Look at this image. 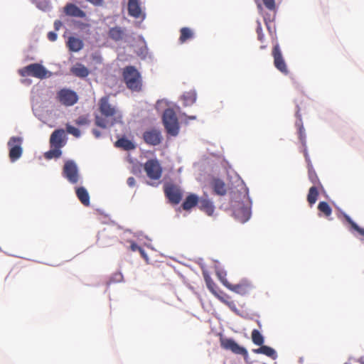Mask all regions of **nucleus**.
Segmentation results:
<instances>
[{
  "instance_id": "obj_1",
  "label": "nucleus",
  "mask_w": 364,
  "mask_h": 364,
  "mask_svg": "<svg viewBox=\"0 0 364 364\" xmlns=\"http://www.w3.org/2000/svg\"><path fill=\"white\" fill-rule=\"evenodd\" d=\"M98 107L101 116H95L96 126L106 129L109 125H114L121 121L122 114L114 106L109 103V95L101 97L98 102Z\"/></svg>"
},
{
  "instance_id": "obj_2",
  "label": "nucleus",
  "mask_w": 364,
  "mask_h": 364,
  "mask_svg": "<svg viewBox=\"0 0 364 364\" xmlns=\"http://www.w3.org/2000/svg\"><path fill=\"white\" fill-rule=\"evenodd\" d=\"M122 77L127 87L132 92H139L142 90V77L134 66L128 65L124 68Z\"/></svg>"
},
{
  "instance_id": "obj_3",
  "label": "nucleus",
  "mask_w": 364,
  "mask_h": 364,
  "mask_svg": "<svg viewBox=\"0 0 364 364\" xmlns=\"http://www.w3.org/2000/svg\"><path fill=\"white\" fill-rule=\"evenodd\" d=\"M18 73L21 77H33L41 80L51 75V73L40 63L30 64L19 69Z\"/></svg>"
},
{
  "instance_id": "obj_4",
  "label": "nucleus",
  "mask_w": 364,
  "mask_h": 364,
  "mask_svg": "<svg viewBox=\"0 0 364 364\" xmlns=\"http://www.w3.org/2000/svg\"><path fill=\"white\" fill-rule=\"evenodd\" d=\"M163 123L167 133L176 136L179 132V123L175 111L171 108L166 109L162 117Z\"/></svg>"
},
{
  "instance_id": "obj_5",
  "label": "nucleus",
  "mask_w": 364,
  "mask_h": 364,
  "mask_svg": "<svg viewBox=\"0 0 364 364\" xmlns=\"http://www.w3.org/2000/svg\"><path fill=\"white\" fill-rule=\"evenodd\" d=\"M23 139L20 136H11L7 145L9 148V159L11 161L14 162L22 155L23 149L21 147Z\"/></svg>"
},
{
  "instance_id": "obj_6",
  "label": "nucleus",
  "mask_w": 364,
  "mask_h": 364,
  "mask_svg": "<svg viewBox=\"0 0 364 364\" xmlns=\"http://www.w3.org/2000/svg\"><path fill=\"white\" fill-rule=\"evenodd\" d=\"M146 176L151 180H159L162 175V167L157 159H149L144 165Z\"/></svg>"
},
{
  "instance_id": "obj_7",
  "label": "nucleus",
  "mask_w": 364,
  "mask_h": 364,
  "mask_svg": "<svg viewBox=\"0 0 364 364\" xmlns=\"http://www.w3.org/2000/svg\"><path fill=\"white\" fill-rule=\"evenodd\" d=\"M63 176L70 183L76 184L78 183L80 176L76 164L73 161H67L63 168Z\"/></svg>"
},
{
  "instance_id": "obj_8",
  "label": "nucleus",
  "mask_w": 364,
  "mask_h": 364,
  "mask_svg": "<svg viewBox=\"0 0 364 364\" xmlns=\"http://www.w3.org/2000/svg\"><path fill=\"white\" fill-rule=\"evenodd\" d=\"M272 55L274 58V67L282 73L287 75L289 73L288 68L285 62V60L283 57L279 43H277L274 46L272 51Z\"/></svg>"
},
{
  "instance_id": "obj_9",
  "label": "nucleus",
  "mask_w": 364,
  "mask_h": 364,
  "mask_svg": "<svg viewBox=\"0 0 364 364\" xmlns=\"http://www.w3.org/2000/svg\"><path fill=\"white\" fill-rule=\"evenodd\" d=\"M221 347L225 350H229L233 353L241 355L245 360L248 358V352L247 349L240 346L232 338H224L220 340Z\"/></svg>"
},
{
  "instance_id": "obj_10",
  "label": "nucleus",
  "mask_w": 364,
  "mask_h": 364,
  "mask_svg": "<svg viewBox=\"0 0 364 364\" xmlns=\"http://www.w3.org/2000/svg\"><path fill=\"white\" fill-rule=\"evenodd\" d=\"M142 137L146 144L154 146L159 145L163 140L161 132L155 128L146 130Z\"/></svg>"
},
{
  "instance_id": "obj_11",
  "label": "nucleus",
  "mask_w": 364,
  "mask_h": 364,
  "mask_svg": "<svg viewBox=\"0 0 364 364\" xmlns=\"http://www.w3.org/2000/svg\"><path fill=\"white\" fill-rule=\"evenodd\" d=\"M164 193L173 204H178L182 198L181 189L176 185L167 183L164 186Z\"/></svg>"
},
{
  "instance_id": "obj_12",
  "label": "nucleus",
  "mask_w": 364,
  "mask_h": 364,
  "mask_svg": "<svg viewBox=\"0 0 364 364\" xmlns=\"http://www.w3.org/2000/svg\"><path fill=\"white\" fill-rule=\"evenodd\" d=\"M233 215L239 222L245 223L250 218V208L243 203H238L237 205L234 207Z\"/></svg>"
},
{
  "instance_id": "obj_13",
  "label": "nucleus",
  "mask_w": 364,
  "mask_h": 364,
  "mask_svg": "<svg viewBox=\"0 0 364 364\" xmlns=\"http://www.w3.org/2000/svg\"><path fill=\"white\" fill-rule=\"evenodd\" d=\"M221 281L228 289L241 295L247 294L252 288L251 284L247 281H242L237 284H231L226 279H221Z\"/></svg>"
},
{
  "instance_id": "obj_14",
  "label": "nucleus",
  "mask_w": 364,
  "mask_h": 364,
  "mask_svg": "<svg viewBox=\"0 0 364 364\" xmlns=\"http://www.w3.org/2000/svg\"><path fill=\"white\" fill-rule=\"evenodd\" d=\"M58 97L60 102L66 106L73 105L78 100L77 95L74 91L65 89L58 92Z\"/></svg>"
},
{
  "instance_id": "obj_15",
  "label": "nucleus",
  "mask_w": 364,
  "mask_h": 364,
  "mask_svg": "<svg viewBox=\"0 0 364 364\" xmlns=\"http://www.w3.org/2000/svg\"><path fill=\"white\" fill-rule=\"evenodd\" d=\"M65 134L63 129H55L50 135V144L51 147L62 148L65 144Z\"/></svg>"
},
{
  "instance_id": "obj_16",
  "label": "nucleus",
  "mask_w": 364,
  "mask_h": 364,
  "mask_svg": "<svg viewBox=\"0 0 364 364\" xmlns=\"http://www.w3.org/2000/svg\"><path fill=\"white\" fill-rule=\"evenodd\" d=\"M128 11L131 16L136 18H141L143 16L139 0H129Z\"/></svg>"
},
{
  "instance_id": "obj_17",
  "label": "nucleus",
  "mask_w": 364,
  "mask_h": 364,
  "mask_svg": "<svg viewBox=\"0 0 364 364\" xmlns=\"http://www.w3.org/2000/svg\"><path fill=\"white\" fill-rule=\"evenodd\" d=\"M64 11L70 16L85 18L86 16L85 11L73 4H68L64 8Z\"/></svg>"
},
{
  "instance_id": "obj_18",
  "label": "nucleus",
  "mask_w": 364,
  "mask_h": 364,
  "mask_svg": "<svg viewBox=\"0 0 364 364\" xmlns=\"http://www.w3.org/2000/svg\"><path fill=\"white\" fill-rule=\"evenodd\" d=\"M83 41L80 38L74 36L69 37L67 41V46L72 52H78L83 48Z\"/></svg>"
},
{
  "instance_id": "obj_19",
  "label": "nucleus",
  "mask_w": 364,
  "mask_h": 364,
  "mask_svg": "<svg viewBox=\"0 0 364 364\" xmlns=\"http://www.w3.org/2000/svg\"><path fill=\"white\" fill-rule=\"evenodd\" d=\"M257 7L259 11L263 10L262 5L270 11L276 13V2L275 0H255Z\"/></svg>"
},
{
  "instance_id": "obj_20",
  "label": "nucleus",
  "mask_w": 364,
  "mask_h": 364,
  "mask_svg": "<svg viewBox=\"0 0 364 364\" xmlns=\"http://www.w3.org/2000/svg\"><path fill=\"white\" fill-rule=\"evenodd\" d=\"M211 186L216 194L219 196H224L226 194V186L222 180L214 178L211 182Z\"/></svg>"
},
{
  "instance_id": "obj_21",
  "label": "nucleus",
  "mask_w": 364,
  "mask_h": 364,
  "mask_svg": "<svg viewBox=\"0 0 364 364\" xmlns=\"http://www.w3.org/2000/svg\"><path fill=\"white\" fill-rule=\"evenodd\" d=\"M70 71L74 75L82 78L86 77L90 73L89 70L81 63H76Z\"/></svg>"
},
{
  "instance_id": "obj_22",
  "label": "nucleus",
  "mask_w": 364,
  "mask_h": 364,
  "mask_svg": "<svg viewBox=\"0 0 364 364\" xmlns=\"http://www.w3.org/2000/svg\"><path fill=\"white\" fill-rule=\"evenodd\" d=\"M198 206L202 211L208 215H212L214 213L215 207L210 200L201 198L199 200Z\"/></svg>"
},
{
  "instance_id": "obj_23",
  "label": "nucleus",
  "mask_w": 364,
  "mask_h": 364,
  "mask_svg": "<svg viewBox=\"0 0 364 364\" xmlns=\"http://www.w3.org/2000/svg\"><path fill=\"white\" fill-rule=\"evenodd\" d=\"M109 37L114 41H122L125 35L124 30L119 26L111 28L108 32Z\"/></svg>"
},
{
  "instance_id": "obj_24",
  "label": "nucleus",
  "mask_w": 364,
  "mask_h": 364,
  "mask_svg": "<svg viewBox=\"0 0 364 364\" xmlns=\"http://www.w3.org/2000/svg\"><path fill=\"white\" fill-rule=\"evenodd\" d=\"M75 193L77 198L84 205H90V196L87 191L84 187L77 188Z\"/></svg>"
},
{
  "instance_id": "obj_25",
  "label": "nucleus",
  "mask_w": 364,
  "mask_h": 364,
  "mask_svg": "<svg viewBox=\"0 0 364 364\" xmlns=\"http://www.w3.org/2000/svg\"><path fill=\"white\" fill-rule=\"evenodd\" d=\"M260 347L257 349H253V353L256 354H264L271 358L275 359L277 358L276 351L271 347L267 346H259Z\"/></svg>"
},
{
  "instance_id": "obj_26",
  "label": "nucleus",
  "mask_w": 364,
  "mask_h": 364,
  "mask_svg": "<svg viewBox=\"0 0 364 364\" xmlns=\"http://www.w3.org/2000/svg\"><path fill=\"white\" fill-rule=\"evenodd\" d=\"M193 31L188 27H183L180 30L179 43L183 44L187 41L191 40L194 38Z\"/></svg>"
},
{
  "instance_id": "obj_27",
  "label": "nucleus",
  "mask_w": 364,
  "mask_h": 364,
  "mask_svg": "<svg viewBox=\"0 0 364 364\" xmlns=\"http://www.w3.org/2000/svg\"><path fill=\"white\" fill-rule=\"evenodd\" d=\"M199 199L198 196L195 194H190L186 197L184 202L182 204V207L183 210H188L193 207L196 206L197 204H199Z\"/></svg>"
},
{
  "instance_id": "obj_28",
  "label": "nucleus",
  "mask_w": 364,
  "mask_h": 364,
  "mask_svg": "<svg viewBox=\"0 0 364 364\" xmlns=\"http://www.w3.org/2000/svg\"><path fill=\"white\" fill-rule=\"evenodd\" d=\"M115 146L121 148L125 151H129L135 149L134 144L132 141L127 139L125 137H122L119 139L115 142Z\"/></svg>"
},
{
  "instance_id": "obj_29",
  "label": "nucleus",
  "mask_w": 364,
  "mask_h": 364,
  "mask_svg": "<svg viewBox=\"0 0 364 364\" xmlns=\"http://www.w3.org/2000/svg\"><path fill=\"white\" fill-rule=\"evenodd\" d=\"M183 106L188 107L193 105L196 101V93L195 91L191 90L186 92L181 97Z\"/></svg>"
},
{
  "instance_id": "obj_30",
  "label": "nucleus",
  "mask_w": 364,
  "mask_h": 364,
  "mask_svg": "<svg viewBox=\"0 0 364 364\" xmlns=\"http://www.w3.org/2000/svg\"><path fill=\"white\" fill-rule=\"evenodd\" d=\"M318 186H314L309 188V193L307 195V201L311 206L317 200L318 196Z\"/></svg>"
},
{
  "instance_id": "obj_31",
  "label": "nucleus",
  "mask_w": 364,
  "mask_h": 364,
  "mask_svg": "<svg viewBox=\"0 0 364 364\" xmlns=\"http://www.w3.org/2000/svg\"><path fill=\"white\" fill-rule=\"evenodd\" d=\"M251 338L253 343L257 346H262L264 342V336L257 329L252 330L251 333Z\"/></svg>"
},
{
  "instance_id": "obj_32",
  "label": "nucleus",
  "mask_w": 364,
  "mask_h": 364,
  "mask_svg": "<svg viewBox=\"0 0 364 364\" xmlns=\"http://www.w3.org/2000/svg\"><path fill=\"white\" fill-rule=\"evenodd\" d=\"M308 169H309L308 170L309 178L310 181L314 184V186H318L321 187L322 186L321 183H320L319 179H318L315 171L314 170L311 164H309Z\"/></svg>"
},
{
  "instance_id": "obj_33",
  "label": "nucleus",
  "mask_w": 364,
  "mask_h": 364,
  "mask_svg": "<svg viewBox=\"0 0 364 364\" xmlns=\"http://www.w3.org/2000/svg\"><path fill=\"white\" fill-rule=\"evenodd\" d=\"M318 210L323 213L326 217H329L332 213V209L327 202L321 201L318 203Z\"/></svg>"
},
{
  "instance_id": "obj_34",
  "label": "nucleus",
  "mask_w": 364,
  "mask_h": 364,
  "mask_svg": "<svg viewBox=\"0 0 364 364\" xmlns=\"http://www.w3.org/2000/svg\"><path fill=\"white\" fill-rule=\"evenodd\" d=\"M49 150L48 151L45 153V158L46 159H58L59 158L61 154L62 151H60L61 148H55Z\"/></svg>"
},
{
  "instance_id": "obj_35",
  "label": "nucleus",
  "mask_w": 364,
  "mask_h": 364,
  "mask_svg": "<svg viewBox=\"0 0 364 364\" xmlns=\"http://www.w3.org/2000/svg\"><path fill=\"white\" fill-rule=\"evenodd\" d=\"M343 217L352 229L357 231L360 235L364 237V228H360L348 215L344 214Z\"/></svg>"
},
{
  "instance_id": "obj_36",
  "label": "nucleus",
  "mask_w": 364,
  "mask_h": 364,
  "mask_svg": "<svg viewBox=\"0 0 364 364\" xmlns=\"http://www.w3.org/2000/svg\"><path fill=\"white\" fill-rule=\"evenodd\" d=\"M205 282L208 289L212 292L213 295L219 291L216 284L210 278L205 277Z\"/></svg>"
},
{
  "instance_id": "obj_37",
  "label": "nucleus",
  "mask_w": 364,
  "mask_h": 364,
  "mask_svg": "<svg viewBox=\"0 0 364 364\" xmlns=\"http://www.w3.org/2000/svg\"><path fill=\"white\" fill-rule=\"evenodd\" d=\"M123 280V275L121 272H115L112 277L109 278L107 284H111L112 283L121 282Z\"/></svg>"
},
{
  "instance_id": "obj_38",
  "label": "nucleus",
  "mask_w": 364,
  "mask_h": 364,
  "mask_svg": "<svg viewBox=\"0 0 364 364\" xmlns=\"http://www.w3.org/2000/svg\"><path fill=\"white\" fill-rule=\"evenodd\" d=\"M66 131L68 134H72L77 138L80 137L81 135V132L77 128L68 124H66Z\"/></svg>"
},
{
  "instance_id": "obj_39",
  "label": "nucleus",
  "mask_w": 364,
  "mask_h": 364,
  "mask_svg": "<svg viewBox=\"0 0 364 364\" xmlns=\"http://www.w3.org/2000/svg\"><path fill=\"white\" fill-rule=\"evenodd\" d=\"M256 33L257 34V39L259 41L262 43L265 42L264 36L262 33V28L261 23L257 21V28H256Z\"/></svg>"
},
{
  "instance_id": "obj_40",
  "label": "nucleus",
  "mask_w": 364,
  "mask_h": 364,
  "mask_svg": "<svg viewBox=\"0 0 364 364\" xmlns=\"http://www.w3.org/2000/svg\"><path fill=\"white\" fill-rule=\"evenodd\" d=\"M214 296L225 304L230 299V296H228V294H226L225 293L220 290H219Z\"/></svg>"
},
{
  "instance_id": "obj_41",
  "label": "nucleus",
  "mask_w": 364,
  "mask_h": 364,
  "mask_svg": "<svg viewBox=\"0 0 364 364\" xmlns=\"http://www.w3.org/2000/svg\"><path fill=\"white\" fill-rule=\"evenodd\" d=\"M90 119L87 115L80 116L75 121V124L79 126L87 125L90 124Z\"/></svg>"
},
{
  "instance_id": "obj_42",
  "label": "nucleus",
  "mask_w": 364,
  "mask_h": 364,
  "mask_svg": "<svg viewBox=\"0 0 364 364\" xmlns=\"http://www.w3.org/2000/svg\"><path fill=\"white\" fill-rule=\"evenodd\" d=\"M299 138L302 143L304 146H306V136H305V130L302 125H300L299 127Z\"/></svg>"
},
{
  "instance_id": "obj_43",
  "label": "nucleus",
  "mask_w": 364,
  "mask_h": 364,
  "mask_svg": "<svg viewBox=\"0 0 364 364\" xmlns=\"http://www.w3.org/2000/svg\"><path fill=\"white\" fill-rule=\"evenodd\" d=\"M274 18H271L270 17H264V22L267 26V28L270 33H272L273 31H272V24Z\"/></svg>"
},
{
  "instance_id": "obj_44",
  "label": "nucleus",
  "mask_w": 364,
  "mask_h": 364,
  "mask_svg": "<svg viewBox=\"0 0 364 364\" xmlns=\"http://www.w3.org/2000/svg\"><path fill=\"white\" fill-rule=\"evenodd\" d=\"M225 305H227L231 310L234 311L237 310L236 304L232 300H231V298L227 301Z\"/></svg>"
},
{
  "instance_id": "obj_45",
  "label": "nucleus",
  "mask_w": 364,
  "mask_h": 364,
  "mask_svg": "<svg viewBox=\"0 0 364 364\" xmlns=\"http://www.w3.org/2000/svg\"><path fill=\"white\" fill-rule=\"evenodd\" d=\"M48 38L50 41H55L57 39V34L55 32L50 31L48 33Z\"/></svg>"
},
{
  "instance_id": "obj_46",
  "label": "nucleus",
  "mask_w": 364,
  "mask_h": 364,
  "mask_svg": "<svg viewBox=\"0 0 364 364\" xmlns=\"http://www.w3.org/2000/svg\"><path fill=\"white\" fill-rule=\"evenodd\" d=\"M135 183H136V181H135V178L134 177L128 178V179H127V184H128L129 186L133 187V186H135Z\"/></svg>"
},
{
  "instance_id": "obj_47",
  "label": "nucleus",
  "mask_w": 364,
  "mask_h": 364,
  "mask_svg": "<svg viewBox=\"0 0 364 364\" xmlns=\"http://www.w3.org/2000/svg\"><path fill=\"white\" fill-rule=\"evenodd\" d=\"M141 247L139 246L135 242H132L130 245V249L132 250V251L133 252H135V251H139V249L141 248Z\"/></svg>"
},
{
  "instance_id": "obj_48",
  "label": "nucleus",
  "mask_w": 364,
  "mask_h": 364,
  "mask_svg": "<svg viewBox=\"0 0 364 364\" xmlns=\"http://www.w3.org/2000/svg\"><path fill=\"white\" fill-rule=\"evenodd\" d=\"M87 1L95 6H101L104 1V0H87Z\"/></svg>"
},
{
  "instance_id": "obj_49",
  "label": "nucleus",
  "mask_w": 364,
  "mask_h": 364,
  "mask_svg": "<svg viewBox=\"0 0 364 364\" xmlns=\"http://www.w3.org/2000/svg\"><path fill=\"white\" fill-rule=\"evenodd\" d=\"M62 26H63V23L60 21H59V20L55 21L54 28L56 31H58L61 28Z\"/></svg>"
},
{
  "instance_id": "obj_50",
  "label": "nucleus",
  "mask_w": 364,
  "mask_h": 364,
  "mask_svg": "<svg viewBox=\"0 0 364 364\" xmlns=\"http://www.w3.org/2000/svg\"><path fill=\"white\" fill-rule=\"evenodd\" d=\"M92 134H94V136L96 138H99L102 135V133L98 129H92Z\"/></svg>"
},
{
  "instance_id": "obj_51",
  "label": "nucleus",
  "mask_w": 364,
  "mask_h": 364,
  "mask_svg": "<svg viewBox=\"0 0 364 364\" xmlns=\"http://www.w3.org/2000/svg\"><path fill=\"white\" fill-rule=\"evenodd\" d=\"M304 156H305L306 161H307V163H308V165H309V164H311L310 159H309V154H308L307 150H306V146H304Z\"/></svg>"
},
{
  "instance_id": "obj_52",
  "label": "nucleus",
  "mask_w": 364,
  "mask_h": 364,
  "mask_svg": "<svg viewBox=\"0 0 364 364\" xmlns=\"http://www.w3.org/2000/svg\"><path fill=\"white\" fill-rule=\"evenodd\" d=\"M139 253L141 254V255L143 257H146V252H145L144 250L142 247H141V248L139 249Z\"/></svg>"
},
{
  "instance_id": "obj_53",
  "label": "nucleus",
  "mask_w": 364,
  "mask_h": 364,
  "mask_svg": "<svg viewBox=\"0 0 364 364\" xmlns=\"http://www.w3.org/2000/svg\"><path fill=\"white\" fill-rule=\"evenodd\" d=\"M189 119H196V116H188L187 117Z\"/></svg>"
},
{
  "instance_id": "obj_54",
  "label": "nucleus",
  "mask_w": 364,
  "mask_h": 364,
  "mask_svg": "<svg viewBox=\"0 0 364 364\" xmlns=\"http://www.w3.org/2000/svg\"><path fill=\"white\" fill-rule=\"evenodd\" d=\"M266 48H267L266 45H262V46H260L261 49H265Z\"/></svg>"
},
{
  "instance_id": "obj_55",
  "label": "nucleus",
  "mask_w": 364,
  "mask_h": 364,
  "mask_svg": "<svg viewBox=\"0 0 364 364\" xmlns=\"http://www.w3.org/2000/svg\"><path fill=\"white\" fill-rule=\"evenodd\" d=\"M257 323H258L259 326H260V323H259V321H257Z\"/></svg>"
}]
</instances>
